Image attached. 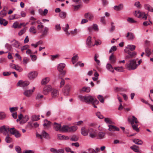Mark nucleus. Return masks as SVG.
Wrapping results in <instances>:
<instances>
[{
    "mask_svg": "<svg viewBox=\"0 0 153 153\" xmlns=\"http://www.w3.org/2000/svg\"><path fill=\"white\" fill-rule=\"evenodd\" d=\"M78 97L80 101L88 104H92L93 105L94 103L99 102L96 99L90 95L87 94L85 96L79 95Z\"/></svg>",
    "mask_w": 153,
    "mask_h": 153,
    "instance_id": "nucleus-1",
    "label": "nucleus"
},
{
    "mask_svg": "<svg viewBox=\"0 0 153 153\" xmlns=\"http://www.w3.org/2000/svg\"><path fill=\"white\" fill-rule=\"evenodd\" d=\"M37 23L38 24L37 27L38 32L41 34V37H45L48 34L49 30L48 28L46 27H44L42 23L39 20H38L37 21Z\"/></svg>",
    "mask_w": 153,
    "mask_h": 153,
    "instance_id": "nucleus-2",
    "label": "nucleus"
},
{
    "mask_svg": "<svg viewBox=\"0 0 153 153\" xmlns=\"http://www.w3.org/2000/svg\"><path fill=\"white\" fill-rule=\"evenodd\" d=\"M125 67L127 69L129 70H134L137 68V64L136 62L134 59H131L126 64Z\"/></svg>",
    "mask_w": 153,
    "mask_h": 153,
    "instance_id": "nucleus-3",
    "label": "nucleus"
},
{
    "mask_svg": "<svg viewBox=\"0 0 153 153\" xmlns=\"http://www.w3.org/2000/svg\"><path fill=\"white\" fill-rule=\"evenodd\" d=\"M128 120L131 123L133 129L137 132H138L139 129L137 127L138 125L134 124V123L137 124L138 123L137 118L133 116L132 117V118H128Z\"/></svg>",
    "mask_w": 153,
    "mask_h": 153,
    "instance_id": "nucleus-4",
    "label": "nucleus"
},
{
    "mask_svg": "<svg viewBox=\"0 0 153 153\" xmlns=\"http://www.w3.org/2000/svg\"><path fill=\"white\" fill-rule=\"evenodd\" d=\"M88 132L89 136L91 138H94L97 136V130L90 127L88 128Z\"/></svg>",
    "mask_w": 153,
    "mask_h": 153,
    "instance_id": "nucleus-5",
    "label": "nucleus"
},
{
    "mask_svg": "<svg viewBox=\"0 0 153 153\" xmlns=\"http://www.w3.org/2000/svg\"><path fill=\"white\" fill-rule=\"evenodd\" d=\"M134 15L137 17L146 20L147 18V15L145 14L144 12H141L140 11H135Z\"/></svg>",
    "mask_w": 153,
    "mask_h": 153,
    "instance_id": "nucleus-6",
    "label": "nucleus"
},
{
    "mask_svg": "<svg viewBox=\"0 0 153 153\" xmlns=\"http://www.w3.org/2000/svg\"><path fill=\"white\" fill-rule=\"evenodd\" d=\"M8 130L11 134L14 135L16 138L19 137L21 136V134L19 131L14 128H8Z\"/></svg>",
    "mask_w": 153,
    "mask_h": 153,
    "instance_id": "nucleus-7",
    "label": "nucleus"
},
{
    "mask_svg": "<svg viewBox=\"0 0 153 153\" xmlns=\"http://www.w3.org/2000/svg\"><path fill=\"white\" fill-rule=\"evenodd\" d=\"M51 89L52 87L51 85H46L43 89V93L44 95H47Z\"/></svg>",
    "mask_w": 153,
    "mask_h": 153,
    "instance_id": "nucleus-8",
    "label": "nucleus"
},
{
    "mask_svg": "<svg viewBox=\"0 0 153 153\" xmlns=\"http://www.w3.org/2000/svg\"><path fill=\"white\" fill-rule=\"evenodd\" d=\"M35 87H33L32 90H26L24 92V94L27 97H30L35 90Z\"/></svg>",
    "mask_w": 153,
    "mask_h": 153,
    "instance_id": "nucleus-9",
    "label": "nucleus"
},
{
    "mask_svg": "<svg viewBox=\"0 0 153 153\" xmlns=\"http://www.w3.org/2000/svg\"><path fill=\"white\" fill-rule=\"evenodd\" d=\"M38 73L36 71H33L30 72L28 74V76L30 79H34L37 76Z\"/></svg>",
    "mask_w": 153,
    "mask_h": 153,
    "instance_id": "nucleus-10",
    "label": "nucleus"
},
{
    "mask_svg": "<svg viewBox=\"0 0 153 153\" xmlns=\"http://www.w3.org/2000/svg\"><path fill=\"white\" fill-rule=\"evenodd\" d=\"M29 84V82L25 81L24 82L22 80L19 81L17 83L18 86L21 87H25L28 85Z\"/></svg>",
    "mask_w": 153,
    "mask_h": 153,
    "instance_id": "nucleus-11",
    "label": "nucleus"
},
{
    "mask_svg": "<svg viewBox=\"0 0 153 153\" xmlns=\"http://www.w3.org/2000/svg\"><path fill=\"white\" fill-rule=\"evenodd\" d=\"M109 128L108 130L111 131H118L120 130V129L115 126L109 125L108 126Z\"/></svg>",
    "mask_w": 153,
    "mask_h": 153,
    "instance_id": "nucleus-12",
    "label": "nucleus"
},
{
    "mask_svg": "<svg viewBox=\"0 0 153 153\" xmlns=\"http://www.w3.org/2000/svg\"><path fill=\"white\" fill-rule=\"evenodd\" d=\"M81 132L82 134L84 136H88L89 133L88 132V128H87L84 127H82L81 130Z\"/></svg>",
    "mask_w": 153,
    "mask_h": 153,
    "instance_id": "nucleus-13",
    "label": "nucleus"
},
{
    "mask_svg": "<svg viewBox=\"0 0 153 153\" xmlns=\"http://www.w3.org/2000/svg\"><path fill=\"white\" fill-rule=\"evenodd\" d=\"M43 126L45 128H48L51 126V122L47 120H44Z\"/></svg>",
    "mask_w": 153,
    "mask_h": 153,
    "instance_id": "nucleus-14",
    "label": "nucleus"
},
{
    "mask_svg": "<svg viewBox=\"0 0 153 153\" xmlns=\"http://www.w3.org/2000/svg\"><path fill=\"white\" fill-rule=\"evenodd\" d=\"M125 53H127L128 55H129L132 58L134 57L136 54V53L135 52H131L129 49H125L124 50Z\"/></svg>",
    "mask_w": 153,
    "mask_h": 153,
    "instance_id": "nucleus-15",
    "label": "nucleus"
},
{
    "mask_svg": "<svg viewBox=\"0 0 153 153\" xmlns=\"http://www.w3.org/2000/svg\"><path fill=\"white\" fill-rule=\"evenodd\" d=\"M124 7L123 4H120L118 5H115L113 7L114 9L116 11H120L123 9Z\"/></svg>",
    "mask_w": 153,
    "mask_h": 153,
    "instance_id": "nucleus-16",
    "label": "nucleus"
},
{
    "mask_svg": "<svg viewBox=\"0 0 153 153\" xmlns=\"http://www.w3.org/2000/svg\"><path fill=\"white\" fill-rule=\"evenodd\" d=\"M9 128H6L4 126H3L0 127V131L3 134L6 135L7 134Z\"/></svg>",
    "mask_w": 153,
    "mask_h": 153,
    "instance_id": "nucleus-17",
    "label": "nucleus"
},
{
    "mask_svg": "<svg viewBox=\"0 0 153 153\" xmlns=\"http://www.w3.org/2000/svg\"><path fill=\"white\" fill-rule=\"evenodd\" d=\"M85 17L88 19L89 20H91L93 19L94 16L93 14L90 13H87L85 14Z\"/></svg>",
    "mask_w": 153,
    "mask_h": 153,
    "instance_id": "nucleus-18",
    "label": "nucleus"
},
{
    "mask_svg": "<svg viewBox=\"0 0 153 153\" xmlns=\"http://www.w3.org/2000/svg\"><path fill=\"white\" fill-rule=\"evenodd\" d=\"M71 88V86L69 85H67L65 87L63 91L64 94L66 96L68 95L69 92Z\"/></svg>",
    "mask_w": 153,
    "mask_h": 153,
    "instance_id": "nucleus-19",
    "label": "nucleus"
},
{
    "mask_svg": "<svg viewBox=\"0 0 153 153\" xmlns=\"http://www.w3.org/2000/svg\"><path fill=\"white\" fill-rule=\"evenodd\" d=\"M105 133L102 131L99 132L97 133V138L99 139H102L105 137Z\"/></svg>",
    "mask_w": 153,
    "mask_h": 153,
    "instance_id": "nucleus-20",
    "label": "nucleus"
},
{
    "mask_svg": "<svg viewBox=\"0 0 153 153\" xmlns=\"http://www.w3.org/2000/svg\"><path fill=\"white\" fill-rule=\"evenodd\" d=\"M86 44L89 48H91L92 46L91 42V37L89 36L86 39Z\"/></svg>",
    "mask_w": 153,
    "mask_h": 153,
    "instance_id": "nucleus-21",
    "label": "nucleus"
},
{
    "mask_svg": "<svg viewBox=\"0 0 153 153\" xmlns=\"http://www.w3.org/2000/svg\"><path fill=\"white\" fill-rule=\"evenodd\" d=\"M53 127L56 131H60V129L61 128V124L57 123H54Z\"/></svg>",
    "mask_w": 153,
    "mask_h": 153,
    "instance_id": "nucleus-22",
    "label": "nucleus"
},
{
    "mask_svg": "<svg viewBox=\"0 0 153 153\" xmlns=\"http://www.w3.org/2000/svg\"><path fill=\"white\" fill-rule=\"evenodd\" d=\"M13 42L12 44L14 47L16 48H18L20 46V43L14 39L11 42V43Z\"/></svg>",
    "mask_w": 153,
    "mask_h": 153,
    "instance_id": "nucleus-23",
    "label": "nucleus"
},
{
    "mask_svg": "<svg viewBox=\"0 0 153 153\" xmlns=\"http://www.w3.org/2000/svg\"><path fill=\"white\" fill-rule=\"evenodd\" d=\"M65 66V65L63 63H61L59 64L58 66V70L60 72H61L62 71L64 68Z\"/></svg>",
    "mask_w": 153,
    "mask_h": 153,
    "instance_id": "nucleus-24",
    "label": "nucleus"
},
{
    "mask_svg": "<svg viewBox=\"0 0 153 153\" xmlns=\"http://www.w3.org/2000/svg\"><path fill=\"white\" fill-rule=\"evenodd\" d=\"M51 94L53 98H55L58 96L59 95L58 91L56 89H53L51 91Z\"/></svg>",
    "mask_w": 153,
    "mask_h": 153,
    "instance_id": "nucleus-25",
    "label": "nucleus"
},
{
    "mask_svg": "<svg viewBox=\"0 0 153 153\" xmlns=\"http://www.w3.org/2000/svg\"><path fill=\"white\" fill-rule=\"evenodd\" d=\"M60 131L64 132L69 131V127L68 126H63L62 128L61 127Z\"/></svg>",
    "mask_w": 153,
    "mask_h": 153,
    "instance_id": "nucleus-26",
    "label": "nucleus"
},
{
    "mask_svg": "<svg viewBox=\"0 0 153 153\" xmlns=\"http://www.w3.org/2000/svg\"><path fill=\"white\" fill-rule=\"evenodd\" d=\"M57 137L60 140H67L69 139L68 137L63 135L61 134H57Z\"/></svg>",
    "mask_w": 153,
    "mask_h": 153,
    "instance_id": "nucleus-27",
    "label": "nucleus"
},
{
    "mask_svg": "<svg viewBox=\"0 0 153 153\" xmlns=\"http://www.w3.org/2000/svg\"><path fill=\"white\" fill-rule=\"evenodd\" d=\"M138 148V147L135 145L130 147L131 149L134 152L137 153H140L141 152L139 150Z\"/></svg>",
    "mask_w": 153,
    "mask_h": 153,
    "instance_id": "nucleus-28",
    "label": "nucleus"
},
{
    "mask_svg": "<svg viewBox=\"0 0 153 153\" xmlns=\"http://www.w3.org/2000/svg\"><path fill=\"white\" fill-rule=\"evenodd\" d=\"M29 118L28 116H25L24 117L22 118V119L20 122V124H23L24 123L27 122L29 120Z\"/></svg>",
    "mask_w": 153,
    "mask_h": 153,
    "instance_id": "nucleus-29",
    "label": "nucleus"
},
{
    "mask_svg": "<svg viewBox=\"0 0 153 153\" xmlns=\"http://www.w3.org/2000/svg\"><path fill=\"white\" fill-rule=\"evenodd\" d=\"M50 78L49 77H45L43 79L42 81L41 84L42 85H45L48 83L50 81Z\"/></svg>",
    "mask_w": 153,
    "mask_h": 153,
    "instance_id": "nucleus-30",
    "label": "nucleus"
},
{
    "mask_svg": "<svg viewBox=\"0 0 153 153\" xmlns=\"http://www.w3.org/2000/svg\"><path fill=\"white\" fill-rule=\"evenodd\" d=\"M106 68L108 70L111 72L113 73L114 71L113 69V68L111 65L109 63H108L106 65Z\"/></svg>",
    "mask_w": 153,
    "mask_h": 153,
    "instance_id": "nucleus-31",
    "label": "nucleus"
},
{
    "mask_svg": "<svg viewBox=\"0 0 153 153\" xmlns=\"http://www.w3.org/2000/svg\"><path fill=\"white\" fill-rule=\"evenodd\" d=\"M42 137H43L46 139H49L50 137L49 134L44 131L42 132Z\"/></svg>",
    "mask_w": 153,
    "mask_h": 153,
    "instance_id": "nucleus-32",
    "label": "nucleus"
},
{
    "mask_svg": "<svg viewBox=\"0 0 153 153\" xmlns=\"http://www.w3.org/2000/svg\"><path fill=\"white\" fill-rule=\"evenodd\" d=\"M79 59V57L77 54L73 56L72 58V61L73 64L76 62Z\"/></svg>",
    "mask_w": 153,
    "mask_h": 153,
    "instance_id": "nucleus-33",
    "label": "nucleus"
},
{
    "mask_svg": "<svg viewBox=\"0 0 153 153\" xmlns=\"http://www.w3.org/2000/svg\"><path fill=\"white\" fill-rule=\"evenodd\" d=\"M29 31L30 33L33 34H35L36 33V28L33 26L30 27Z\"/></svg>",
    "mask_w": 153,
    "mask_h": 153,
    "instance_id": "nucleus-34",
    "label": "nucleus"
},
{
    "mask_svg": "<svg viewBox=\"0 0 153 153\" xmlns=\"http://www.w3.org/2000/svg\"><path fill=\"white\" fill-rule=\"evenodd\" d=\"M8 23V22L5 19H3L0 17V24L3 25L4 26H6Z\"/></svg>",
    "mask_w": 153,
    "mask_h": 153,
    "instance_id": "nucleus-35",
    "label": "nucleus"
},
{
    "mask_svg": "<svg viewBox=\"0 0 153 153\" xmlns=\"http://www.w3.org/2000/svg\"><path fill=\"white\" fill-rule=\"evenodd\" d=\"M91 89L89 87H84L82 88L81 89L80 91L81 92L84 91L88 93L90 91Z\"/></svg>",
    "mask_w": 153,
    "mask_h": 153,
    "instance_id": "nucleus-36",
    "label": "nucleus"
},
{
    "mask_svg": "<svg viewBox=\"0 0 153 153\" xmlns=\"http://www.w3.org/2000/svg\"><path fill=\"white\" fill-rule=\"evenodd\" d=\"M133 142L136 144L138 145H142L143 144V141L139 139H135L133 140Z\"/></svg>",
    "mask_w": 153,
    "mask_h": 153,
    "instance_id": "nucleus-37",
    "label": "nucleus"
},
{
    "mask_svg": "<svg viewBox=\"0 0 153 153\" xmlns=\"http://www.w3.org/2000/svg\"><path fill=\"white\" fill-rule=\"evenodd\" d=\"M136 46L133 45H128L126 49H129V51H133L135 49Z\"/></svg>",
    "mask_w": 153,
    "mask_h": 153,
    "instance_id": "nucleus-38",
    "label": "nucleus"
},
{
    "mask_svg": "<svg viewBox=\"0 0 153 153\" xmlns=\"http://www.w3.org/2000/svg\"><path fill=\"white\" fill-rule=\"evenodd\" d=\"M128 37V39L130 40H131L134 39V34L132 33H130L128 32L127 33L126 37Z\"/></svg>",
    "mask_w": 153,
    "mask_h": 153,
    "instance_id": "nucleus-39",
    "label": "nucleus"
},
{
    "mask_svg": "<svg viewBox=\"0 0 153 153\" xmlns=\"http://www.w3.org/2000/svg\"><path fill=\"white\" fill-rule=\"evenodd\" d=\"M66 12H60L59 16V17L62 19H65L66 16Z\"/></svg>",
    "mask_w": 153,
    "mask_h": 153,
    "instance_id": "nucleus-40",
    "label": "nucleus"
},
{
    "mask_svg": "<svg viewBox=\"0 0 153 153\" xmlns=\"http://www.w3.org/2000/svg\"><path fill=\"white\" fill-rule=\"evenodd\" d=\"M77 129V127L76 126L69 127V131L74 132Z\"/></svg>",
    "mask_w": 153,
    "mask_h": 153,
    "instance_id": "nucleus-41",
    "label": "nucleus"
},
{
    "mask_svg": "<svg viewBox=\"0 0 153 153\" xmlns=\"http://www.w3.org/2000/svg\"><path fill=\"white\" fill-rule=\"evenodd\" d=\"M144 7L146 9H147L149 11L153 12V8L149 4H145L144 5Z\"/></svg>",
    "mask_w": 153,
    "mask_h": 153,
    "instance_id": "nucleus-42",
    "label": "nucleus"
},
{
    "mask_svg": "<svg viewBox=\"0 0 153 153\" xmlns=\"http://www.w3.org/2000/svg\"><path fill=\"white\" fill-rule=\"evenodd\" d=\"M104 121L107 124H113V122L108 118H105Z\"/></svg>",
    "mask_w": 153,
    "mask_h": 153,
    "instance_id": "nucleus-43",
    "label": "nucleus"
},
{
    "mask_svg": "<svg viewBox=\"0 0 153 153\" xmlns=\"http://www.w3.org/2000/svg\"><path fill=\"white\" fill-rule=\"evenodd\" d=\"M109 60L111 63H114L115 62V59L113 54H111L110 56Z\"/></svg>",
    "mask_w": 153,
    "mask_h": 153,
    "instance_id": "nucleus-44",
    "label": "nucleus"
},
{
    "mask_svg": "<svg viewBox=\"0 0 153 153\" xmlns=\"http://www.w3.org/2000/svg\"><path fill=\"white\" fill-rule=\"evenodd\" d=\"M5 140L6 142L8 143H10L12 142V139L8 135L6 137Z\"/></svg>",
    "mask_w": 153,
    "mask_h": 153,
    "instance_id": "nucleus-45",
    "label": "nucleus"
},
{
    "mask_svg": "<svg viewBox=\"0 0 153 153\" xmlns=\"http://www.w3.org/2000/svg\"><path fill=\"white\" fill-rule=\"evenodd\" d=\"M39 115H33L32 116V120L33 121H37L39 120Z\"/></svg>",
    "mask_w": 153,
    "mask_h": 153,
    "instance_id": "nucleus-46",
    "label": "nucleus"
},
{
    "mask_svg": "<svg viewBox=\"0 0 153 153\" xmlns=\"http://www.w3.org/2000/svg\"><path fill=\"white\" fill-rule=\"evenodd\" d=\"M78 137L76 135H73L70 138V140L76 141L78 140Z\"/></svg>",
    "mask_w": 153,
    "mask_h": 153,
    "instance_id": "nucleus-47",
    "label": "nucleus"
},
{
    "mask_svg": "<svg viewBox=\"0 0 153 153\" xmlns=\"http://www.w3.org/2000/svg\"><path fill=\"white\" fill-rule=\"evenodd\" d=\"M127 21L130 23H135L137 22V21L134 20L133 19L129 17L127 19Z\"/></svg>",
    "mask_w": 153,
    "mask_h": 153,
    "instance_id": "nucleus-48",
    "label": "nucleus"
},
{
    "mask_svg": "<svg viewBox=\"0 0 153 153\" xmlns=\"http://www.w3.org/2000/svg\"><path fill=\"white\" fill-rule=\"evenodd\" d=\"M97 98L101 102H104V99L102 96L101 95H99L98 96Z\"/></svg>",
    "mask_w": 153,
    "mask_h": 153,
    "instance_id": "nucleus-49",
    "label": "nucleus"
},
{
    "mask_svg": "<svg viewBox=\"0 0 153 153\" xmlns=\"http://www.w3.org/2000/svg\"><path fill=\"white\" fill-rule=\"evenodd\" d=\"M13 27L15 28H21V26H19V24L17 22H16L13 24Z\"/></svg>",
    "mask_w": 153,
    "mask_h": 153,
    "instance_id": "nucleus-50",
    "label": "nucleus"
},
{
    "mask_svg": "<svg viewBox=\"0 0 153 153\" xmlns=\"http://www.w3.org/2000/svg\"><path fill=\"white\" fill-rule=\"evenodd\" d=\"M114 68L115 70L119 72H122L123 71V67H115Z\"/></svg>",
    "mask_w": 153,
    "mask_h": 153,
    "instance_id": "nucleus-51",
    "label": "nucleus"
},
{
    "mask_svg": "<svg viewBox=\"0 0 153 153\" xmlns=\"http://www.w3.org/2000/svg\"><path fill=\"white\" fill-rule=\"evenodd\" d=\"M43 96L42 95H41L39 93H38L36 97V100H39L43 97Z\"/></svg>",
    "mask_w": 153,
    "mask_h": 153,
    "instance_id": "nucleus-52",
    "label": "nucleus"
},
{
    "mask_svg": "<svg viewBox=\"0 0 153 153\" xmlns=\"http://www.w3.org/2000/svg\"><path fill=\"white\" fill-rule=\"evenodd\" d=\"M69 28V26L68 24H66L62 27V29L64 31L68 30Z\"/></svg>",
    "mask_w": 153,
    "mask_h": 153,
    "instance_id": "nucleus-53",
    "label": "nucleus"
},
{
    "mask_svg": "<svg viewBox=\"0 0 153 153\" xmlns=\"http://www.w3.org/2000/svg\"><path fill=\"white\" fill-rule=\"evenodd\" d=\"M6 114L3 112H0V120H3L5 118Z\"/></svg>",
    "mask_w": 153,
    "mask_h": 153,
    "instance_id": "nucleus-54",
    "label": "nucleus"
},
{
    "mask_svg": "<svg viewBox=\"0 0 153 153\" xmlns=\"http://www.w3.org/2000/svg\"><path fill=\"white\" fill-rule=\"evenodd\" d=\"M13 68L19 72H21L23 70L19 66H16V65H15L13 67Z\"/></svg>",
    "mask_w": 153,
    "mask_h": 153,
    "instance_id": "nucleus-55",
    "label": "nucleus"
},
{
    "mask_svg": "<svg viewBox=\"0 0 153 153\" xmlns=\"http://www.w3.org/2000/svg\"><path fill=\"white\" fill-rule=\"evenodd\" d=\"M15 150L18 153H22L21 148L19 146L15 147Z\"/></svg>",
    "mask_w": 153,
    "mask_h": 153,
    "instance_id": "nucleus-56",
    "label": "nucleus"
},
{
    "mask_svg": "<svg viewBox=\"0 0 153 153\" xmlns=\"http://www.w3.org/2000/svg\"><path fill=\"white\" fill-rule=\"evenodd\" d=\"M6 14V12L4 10H2L0 12V16L2 17L5 16Z\"/></svg>",
    "mask_w": 153,
    "mask_h": 153,
    "instance_id": "nucleus-57",
    "label": "nucleus"
},
{
    "mask_svg": "<svg viewBox=\"0 0 153 153\" xmlns=\"http://www.w3.org/2000/svg\"><path fill=\"white\" fill-rule=\"evenodd\" d=\"M59 56V55L58 54L56 55H52L51 56V59L52 60H54L55 59L58 58Z\"/></svg>",
    "mask_w": 153,
    "mask_h": 153,
    "instance_id": "nucleus-58",
    "label": "nucleus"
},
{
    "mask_svg": "<svg viewBox=\"0 0 153 153\" xmlns=\"http://www.w3.org/2000/svg\"><path fill=\"white\" fill-rule=\"evenodd\" d=\"M146 53H147L148 56H149L151 54V52L150 50L148 48H147L145 50Z\"/></svg>",
    "mask_w": 153,
    "mask_h": 153,
    "instance_id": "nucleus-59",
    "label": "nucleus"
},
{
    "mask_svg": "<svg viewBox=\"0 0 153 153\" xmlns=\"http://www.w3.org/2000/svg\"><path fill=\"white\" fill-rule=\"evenodd\" d=\"M77 30L76 29H75L73 30H72L70 32V33L72 35H75L77 33Z\"/></svg>",
    "mask_w": 153,
    "mask_h": 153,
    "instance_id": "nucleus-60",
    "label": "nucleus"
},
{
    "mask_svg": "<svg viewBox=\"0 0 153 153\" xmlns=\"http://www.w3.org/2000/svg\"><path fill=\"white\" fill-rule=\"evenodd\" d=\"M96 115L100 119H102L104 118L103 116L101 114L100 112H97L96 113Z\"/></svg>",
    "mask_w": 153,
    "mask_h": 153,
    "instance_id": "nucleus-61",
    "label": "nucleus"
},
{
    "mask_svg": "<svg viewBox=\"0 0 153 153\" xmlns=\"http://www.w3.org/2000/svg\"><path fill=\"white\" fill-rule=\"evenodd\" d=\"M92 28L95 31H98V27L97 25L96 24H93V26Z\"/></svg>",
    "mask_w": 153,
    "mask_h": 153,
    "instance_id": "nucleus-62",
    "label": "nucleus"
},
{
    "mask_svg": "<svg viewBox=\"0 0 153 153\" xmlns=\"http://www.w3.org/2000/svg\"><path fill=\"white\" fill-rule=\"evenodd\" d=\"M117 50V48L116 46H113L110 49L109 51L110 53H111L112 51H114Z\"/></svg>",
    "mask_w": 153,
    "mask_h": 153,
    "instance_id": "nucleus-63",
    "label": "nucleus"
},
{
    "mask_svg": "<svg viewBox=\"0 0 153 153\" xmlns=\"http://www.w3.org/2000/svg\"><path fill=\"white\" fill-rule=\"evenodd\" d=\"M26 30L24 28L22 29L18 33L19 36H21L24 34Z\"/></svg>",
    "mask_w": 153,
    "mask_h": 153,
    "instance_id": "nucleus-64",
    "label": "nucleus"
}]
</instances>
